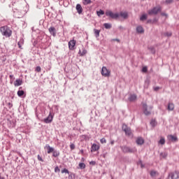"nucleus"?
<instances>
[{"label": "nucleus", "instance_id": "5701e85b", "mask_svg": "<svg viewBox=\"0 0 179 179\" xmlns=\"http://www.w3.org/2000/svg\"><path fill=\"white\" fill-rule=\"evenodd\" d=\"M94 31L96 37H100V30L94 29Z\"/></svg>", "mask_w": 179, "mask_h": 179}, {"label": "nucleus", "instance_id": "b1692460", "mask_svg": "<svg viewBox=\"0 0 179 179\" xmlns=\"http://www.w3.org/2000/svg\"><path fill=\"white\" fill-rule=\"evenodd\" d=\"M17 94L19 97H22V96H23L24 94V91L18 90Z\"/></svg>", "mask_w": 179, "mask_h": 179}, {"label": "nucleus", "instance_id": "cd10ccee", "mask_svg": "<svg viewBox=\"0 0 179 179\" xmlns=\"http://www.w3.org/2000/svg\"><path fill=\"white\" fill-rule=\"evenodd\" d=\"M103 26H104L105 29H111V27H112L111 24H108V23L103 24Z\"/></svg>", "mask_w": 179, "mask_h": 179}, {"label": "nucleus", "instance_id": "6e6552de", "mask_svg": "<svg viewBox=\"0 0 179 179\" xmlns=\"http://www.w3.org/2000/svg\"><path fill=\"white\" fill-rule=\"evenodd\" d=\"M101 75L103 76H110V71H108V69H107V67H102L101 69Z\"/></svg>", "mask_w": 179, "mask_h": 179}, {"label": "nucleus", "instance_id": "864d4df0", "mask_svg": "<svg viewBox=\"0 0 179 179\" xmlns=\"http://www.w3.org/2000/svg\"><path fill=\"white\" fill-rule=\"evenodd\" d=\"M147 23L152 24V20H148Z\"/></svg>", "mask_w": 179, "mask_h": 179}, {"label": "nucleus", "instance_id": "393cba45", "mask_svg": "<svg viewBox=\"0 0 179 179\" xmlns=\"http://www.w3.org/2000/svg\"><path fill=\"white\" fill-rule=\"evenodd\" d=\"M148 50L150 51L151 54H156V49H155V47L148 48Z\"/></svg>", "mask_w": 179, "mask_h": 179}, {"label": "nucleus", "instance_id": "ddd939ff", "mask_svg": "<svg viewBox=\"0 0 179 179\" xmlns=\"http://www.w3.org/2000/svg\"><path fill=\"white\" fill-rule=\"evenodd\" d=\"M168 138L171 139V142H178V138L177 136L169 135Z\"/></svg>", "mask_w": 179, "mask_h": 179}, {"label": "nucleus", "instance_id": "2eb2a0df", "mask_svg": "<svg viewBox=\"0 0 179 179\" xmlns=\"http://www.w3.org/2000/svg\"><path fill=\"white\" fill-rule=\"evenodd\" d=\"M21 85H23V80L20 79H17L14 83V86H15V87L17 86H21Z\"/></svg>", "mask_w": 179, "mask_h": 179}, {"label": "nucleus", "instance_id": "dca6fc26", "mask_svg": "<svg viewBox=\"0 0 179 179\" xmlns=\"http://www.w3.org/2000/svg\"><path fill=\"white\" fill-rule=\"evenodd\" d=\"M167 110H168V111H173L174 110V103L169 102L168 103Z\"/></svg>", "mask_w": 179, "mask_h": 179}, {"label": "nucleus", "instance_id": "f03ea898", "mask_svg": "<svg viewBox=\"0 0 179 179\" xmlns=\"http://www.w3.org/2000/svg\"><path fill=\"white\" fill-rule=\"evenodd\" d=\"M120 148L123 153H135L136 152V149L129 148L127 145L120 146Z\"/></svg>", "mask_w": 179, "mask_h": 179}, {"label": "nucleus", "instance_id": "f3484780", "mask_svg": "<svg viewBox=\"0 0 179 179\" xmlns=\"http://www.w3.org/2000/svg\"><path fill=\"white\" fill-rule=\"evenodd\" d=\"M76 8V10L78 11V13H79V15H80V13L83 12V8H82V6H80V4H77Z\"/></svg>", "mask_w": 179, "mask_h": 179}, {"label": "nucleus", "instance_id": "c9c22d12", "mask_svg": "<svg viewBox=\"0 0 179 179\" xmlns=\"http://www.w3.org/2000/svg\"><path fill=\"white\" fill-rule=\"evenodd\" d=\"M79 167L81 169H86V164H85V163H80L79 164Z\"/></svg>", "mask_w": 179, "mask_h": 179}, {"label": "nucleus", "instance_id": "7ed1b4c3", "mask_svg": "<svg viewBox=\"0 0 179 179\" xmlns=\"http://www.w3.org/2000/svg\"><path fill=\"white\" fill-rule=\"evenodd\" d=\"M152 108H153L152 106H150L148 108V104L146 103L143 104V110L145 115H150V114H152Z\"/></svg>", "mask_w": 179, "mask_h": 179}, {"label": "nucleus", "instance_id": "f257e3e1", "mask_svg": "<svg viewBox=\"0 0 179 179\" xmlns=\"http://www.w3.org/2000/svg\"><path fill=\"white\" fill-rule=\"evenodd\" d=\"M0 32L4 37H10L12 36V29L8 26H3L0 27Z\"/></svg>", "mask_w": 179, "mask_h": 179}, {"label": "nucleus", "instance_id": "6ab92c4d", "mask_svg": "<svg viewBox=\"0 0 179 179\" xmlns=\"http://www.w3.org/2000/svg\"><path fill=\"white\" fill-rule=\"evenodd\" d=\"M120 17H123V19H128V13L127 12H121Z\"/></svg>", "mask_w": 179, "mask_h": 179}, {"label": "nucleus", "instance_id": "7c9ffc66", "mask_svg": "<svg viewBox=\"0 0 179 179\" xmlns=\"http://www.w3.org/2000/svg\"><path fill=\"white\" fill-rule=\"evenodd\" d=\"M164 36H165V37H171L173 36V33L172 32H165L164 34Z\"/></svg>", "mask_w": 179, "mask_h": 179}, {"label": "nucleus", "instance_id": "2f4dec72", "mask_svg": "<svg viewBox=\"0 0 179 179\" xmlns=\"http://www.w3.org/2000/svg\"><path fill=\"white\" fill-rule=\"evenodd\" d=\"M23 44V39H21L18 43H17V45L19 47V48H20L21 50L22 49V45Z\"/></svg>", "mask_w": 179, "mask_h": 179}, {"label": "nucleus", "instance_id": "4c0bfd02", "mask_svg": "<svg viewBox=\"0 0 179 179\" xmlns=\"http://www.w3.org/2000/svg\"><path fill=\"white\" fill-rule=\"evenodd\" d=\"M173 2H174V0H166L165 1V3L166 5H170V4L173 3Z\"/></svg>", "mask_w": 179, "mask_h": 179}, {"label": "nucleus", "instance_id": "c756f323", "mask_svg": "<svg viewBox=\"0 0 179 179\" xmlns=\"http://www.w3.org/2000/svg\"><path fill=\"white\" fill-rule=\"evenodd\" d=\"M106 16H109L110 17H113V12L110 10H106Z\"/></svg>", "mask_w": 179, "mask_h": 179}, {"label": "nucleus", "instance_id": "a878e982", "mask_svg": "<svg viewBox=\"0 0 179 179\" xmlns=\"http://www.w3.org/2000/svg\"><path fill=\"white\" fill-rule=\"evenodd\" d=\"M83 5H89L92 3V0H83Z\"/></svg>", "mask_w": 179, "mask_h": 179}, {"label": "nucleus", "instance_id": "ea45409f", "mask_svg": "<svg viewBox=\"0 0 179 179\" xmlns=\"http://www.w3.org/2000/svg\"><path fill=\"white\" fill-rule=\"evenodd\" d=\"M64 173H66V174H69V171L66 169H64L62 170V173L64 174Z\"/></svg>", "mask_w": 179, "mask_h": 179}, {"label": "nucleus", "instance_id": "bf43d9fd", "mask_svg": "<svg viewBox=\"0 0 179 179\" xmlns=\"http://www.w3.org/2000/svg\"><path fill=\"white\" fill-rule=\"evenodd\" d=\"M9 78H10V79H12L13 78V76L10 75Z\"/></svg>", "mask_w": 179, "mask_h": 179}, {"label": "nucleus", "instance_id": "58836bf2", "mask_svg": "<svg viewBox=\"0 0 179 179\" xmlns=\"http://www.w3.org/2000/svg\"><path fill=\"white\" fill-rule=\"evenodd\" d=\"M159 142L160 145H164L166 143V140L164 138H161Z\"/></svg>", "mask_w": 179, "mask_h": 179}, {"label": "nucleus", "instance_id": "9b49d317", "mask_svg": "<svg viewBox=\"0 0 179 179\" xmlns=\"http://www.w3.org/2000/svg\"><path fill=\"white\" fill-rule=\"evenodd\" d=\"M100 149V145L96 143H94L91 147V152H97Z\"/></svg>", "mask_w": 179, "mask_h": 179}, {"label": "nucleus", "instance_id": "13d9d810", "mask_svg": "<svg viewBox=\"0 0 179 179\" xmlns=\"http://www.w3.org/2000/svg\"><path fill=\"white\" fill-rule=\"evenodd\" d=\"M80 153L81 155H83V154L85 153V152L83 151V150H80Z\"/></svg>", "mask_w": 179, "mask_h": 179}, {"label": "nucleus", "instance_id": "f704fd0d", "mask_svg": "<svg viewBox=\"0 0 179 179\" xmlns=\"http://www.w3.org/2000/svg\"><path fill=\"white\" fill-rule=\"evenodd\" d=\"M97 16H101V15H104V11L102 10H99L96 11Z\"/></svg>", "mask_w": 179, "mask_h": 179}, {"label": "nucleus", "instance_id": "4be33fe9", "mask_svg": "<svg viewBox=\"0 0 179 179\" xmlns=\"http://www.w3.org/2000/svg\"><path fill=\"white\" fill-rule=\"evenodd\" d=\"M46 148L48 149V153L50 155V153H52L54 152V148H52L51 146L47 145Z\"/></svg>", "mask_w": 179, "mask_h": 179}, {"label": "nucleus", "instance_id": "e2e57ef3", "mask_svg": "<svg viewBox=\"0 0 179 179\" xmlns=\"http://www.w3.org/2000/svg\"><path fill=\"white\" fill-rule=\"evenodd\" d=\"M110 143L113 144V141H111Z\"/></svg>", "mask_w": 179, "mask_h": 179}, {"label": "nucleus", "instance_id": "8fccbe9b", "mask_svg": "<svg viewBox=\"0 0 179 179\" xmlns=\"http://www.w3.org/2000/svg\"><path fill=\"white\" fill-rule=\"evenodd\" d=\"M159 89H160V87H154L155 92H157V90H159Z\"/></svg>", "mask_w": 179, "mask_h": 179}, {"label": "nucleus", "instance_id": "20e7f679", "mask_svg": "<svg viewBox=\"0 0 179 179\" xmlns=\"http://www.w3.org/2000/svg\"><path fill=\"white\" fill-rule=\"evenodd\" d=\"M159 12H162V6H158L148 11V15H157V13H159Z\"/></svg>", "mask_w": 179, "mask_h": 179}, {"label": "nucleus", "instance_id": "1a4fd4ad", "mask_svg": "<svg viewBox=\"0 0 179 179\" xmlns=\"http://www.w3.org/2000/svg\"><path fill=\"white\" fill-rule=\"evenodd\" d=\"M76 45V41L71 40L69 42V50H75V46Z\"/></svg>", "mask_w": 179, "mask_h": 179}, {"label": "nucleus", "instance_id": "39448f33", "mask_svg": "<svg viewBox=\"0 0 179 179\" xmlns=\"http://www.w3.org/2000/svg\"><path fill=\"white\" fill-rule=\"evenodd\" d=\"M179 178V171H175L169 173L166 179H178Z\"/></svg>", "mask_w": 179, "mask_h": 179}, {"label": "nucleus", "instance_id": "bb28decb", "mask_svg": "<svg viewBox=\"0 0 179 179\" xmlns=\"http://www.w3.org/2000/svg\"><path fill=\"white\" fill-rule=\"evenodd\" d=\"M52 156L53 157H58L59 156V152L53 150Z\"/></svg>", "mask_w": 179, "mask_h": 179}, {"label": "nucleus", "instance_id": "603ef678", "mask_svg": "<svg viewBox=\"0 0 179 179\" xmlns=\"http://www.w3.org/2000/svg\"><path fill=\"white\" fill-rule=\"evenodd\" d=\"M90 164H92V166H94L96 164V162L92 161L90 162Z\"/></svg>", "mask_w": 179, "mask_h": 179}, {"label": "nucleus", "instance_id": "412c9836", "mask_svg": "<svg viewBox=\"0 0 179 179\" xmlns=\"http://www.w3.org/2000/svg\"><path fill=\"white\" fill-rule=\"evenodd\" d=\"M120 17H121L120 14H119V13H113V19H116V20H120Z\"/></svg>", "mask_w": 179, "mask_h": 179}, {"label": "nucleus", "instance_id": "052dcab7", "mask_svg": "<svg viewBox=\"0 0 179 179\" xmlns=\"http://www.w3.org/2000/svg\"><path fill=\"white\" fill-rule=\"evenodd\" d=\"M0 179H5V178H0Z\"/></svg>", "mask_w": 179, "mask_h": 179}, {"label": "nucleus", "instance_id": "a211bd4d", "mask_svg": "<svg viewBox=\"0 0 179 179\" xmlns=\"http://www.w3.org/2000/svg\"><path fill=\"white\" fill-rule=\"evenodd\" d=\"M78 54L80 57H83L84 55H86V54H87V50H86L85 48H83L82 50H79Z\"/></svg>", "mask_w": 179, "mask_h": 179}, {"label": "nucleus", "instance_id": "423d86ee", "mask_svg": "<svg viewBox=\"0 0 179 179\" xmlns=\"http://www.w3.org/2000/svg\"><path fill=\"white\" fill-rule=\"evenodd\" d=\"M52 120H54V115H52V113L50 112L48 116L43 120V122H45V124H51Z\"/></svg>", "mask_w": 179, "mask_h": 179}, {"label": "nucleus", "instance_id": "680f3d73", "mask_svg": "<svg viewBox=\"0 0 179 179\" xmlns=\"http://www.w3.org/2000/svg\"><path fill=\"white\" fill-rule=\"evenodd\" d=\"M120 29H122V27H120Z\"/></svg>", "mask_w": 179, "mask_h": 179}, {"label": "nucleus", "instance_id": "37998d69", "mask_svg": "<svg viewBox=\"0 0 179 179\" xmlns=\"http://www.w3.org/2000/svg\"><path fill=\"white\" fill-rule=\"evenodd\" d=\"M142 72H143L144 73H146V72H148V66L143 67Z\"/></svg>", "mask_w": 179, "mask_h": 179}, {"label": "nucleus", "instance_id": "473e14b6", "mask_svg": "<svg viewBox=\"0 0 179 179\" xmlns=\"http://www.w3.org/2000/svg\"><path fill=\"white\" fill-rule=\"evenodd\" d=\"M149 85H150V81H149L148 80H146L145 81L144 87H146L148 89V87H149Z\"/></svg>", "mask_w": 179, "mask_h": 179}, {"label": "nucleus", "instance_id": "de8ad7c7", "mask_svg": "<svg viewBox=\"0 0 179 179\" xmlns=\"http://www.w3.org/2000/svg\"><path fill=\"white\" fill-rule=\"evenodd\" d=\"M55 173H59V171H60L59 168L58 166H56L55 168Z\"/></svg>", "mask_w": 179, "mask_h": 179}, {"label": "nucleus", "instance_id": "72a5a7b5", "mask_svg": "<svg viewBox=\"0 0 179 179\" xmlns=\"http://www.w3.org/2000/svg\"><path fill=\"white\" fill-rule=\"evenodd\" d=\"M157 174V171H151L150 173V176L152 177H155Z\"/></svg>", "mask_w": 179, "mask_h": 179}, {"label": "nucleus", "instance_id": "4468645a", "mask_svg": "<svg viewBox=\"0 0 179 179\" xmlns=\"http://www.w3.org/2000/svg\"><path fill=\"white\" fill-rule=\"evenodd\" d=\"M49 31H50V34H52V36L54 37H55V36H57V30L55 29V27H50Z\"/></svg>", "mask_w": 179, "mask_h": 179}, {"label": "nucleus", "instance_id": "e433bc0d", "mask_svg": "<svg viewBox=\"0 0 179 179\" xmlns=\"http://www.w3.org/2000/svg\"><path fill=\"white\" fill-rule=\"evenodd\" d=\"M169 154H167V152H161L160 153V156H162L163 157V159H166V157H167Z\"/></svg>", "mask_w": 179, "mask_h": 179}, {"label": "nucleus", "instance_id": "a19ab883", "mask_svg": "<svg viewBox=\"0 0 179 179\" xmlns=\"http://www.w3.org/2000/svg\"><path fill=\"white\" fill-rule=\"evenodd\" d=\"M69 179H75V173H71L69 175Z\"/></svg>", "mask_w": 179, "mask_h": 179}, {"label": "nucleus", "instance_id": "9d476101", "mask_svg": "<svg viewBox=\"0 0 179 179\" xmlns=\"http://www.w3.org/2000/svg\"><path fill=\"white\" fill-rule=\"evenodd\" d=\"M136 33H138V34H143V33H145V29H143V26H138L136 27Z\"/></svg>", "mask_w": 179, "mask_h": 179}, {"label": "nucleus", "instance_id": "c85d7f7f", "mask_svg": "<svg viewBox=\"0 0 179 179\" xmlns=\"http://www.w3.org/2000/svg\"><path fill=\"white\" fill-rule=\"evenodd\" d=\"M146 19H148V15L146 14L142 15L140 17V20L141 21L146 20Z\"/></svg>", "mask_w": 179, "mask_h": 179}, {"label": "nucleus", "instance_id": "4d7b16f0", "mask_svg": "<svg viewBox=\"0 0 179 179\" xmlns=\"http://www.w3.org/2000/svg\"><path fill=\"white\" fill-rule=\"evenodd\" d=\"M113 41H117V43H120V39H117V38L113 39Z\"/></svg>", "mask_w": 179, "mask_h": 179}, {"label": "nucleus", "instance_id": "0eeeda50", "mask_svg": "<svg viewBox=\"0 0 179 179\" xmlns=\"http://www.w3.org/2000/svg\"><path fill=\"white\" fill-rule=\"evenodd\" d=\"M122 129L124 131V132H125L127 135H128V136H131L132 131H131V128L129 127L127 124H122Z\"/></svg>", "mask_w": 179, "mask_h": 179}, {"label": "nucleus", "instance_id": "f8f14e48", "mask_svg": "<svg viewBox=\"0 0 179 179\" xmlns=\"http://www.w3.org/2000/svg\"><path fill=\"white\" fill-rule=\"evenodd\" d=\"M136 143H137V145H142L145 143V140L142 137H138L136 141Z\"/></svg>", "mask_w": 179, "mask_h": 179}, {"label": "nucleus", "instance_id": "3c124183", "mask_svg": "<svg viewBox=\"0 0 179 179\" xmlns=\"http://www.w3.org/2000/svg\"><path fill=\"white\" fill-rule=\"evenodd\" d=\"M38 160H39V162H43V158H41L40 155H38Z\"/></svg>", "mask_w": 179, "mask_h": 179}, {"label": "nucleus", "instance_id": "49530a36", "mask_svg": "<svg viewBox=\"0 0 179 179\" xmlns=\"http://www.w3.org/2000/svg\"><path fill=\"white\" fill-rule=\"evenodd\" d=\"M101 143H106V138H103L100 140Z\"/></svg>", "mask_w": 179, "mask_h": 179}, {"label": "nucleus", "instance_id": "a18cd8bd", "mask_svg": "<svg viewBox=\"0 0 179 179\" xmlns=\"http://www.w3.org/2000/svg\"><path fill=\"white\" fill-rule=\"evenodd\" d=\"M70 149H71V150H75V144L71 143V144L70 145Z\"/></svg>", "mask_w": 179, "mask_h": 179}, {"label": "nucleus", "instance_id": "5fc2aeb1", "mask_svg": "<svg viewBox=\"0 0 179 179\" xmlns=\"http://www.w3.org/2000/svg\"><path fill=\"white\" fill-rule=\"evenodd\" d=\"M140 163H141V169H143V167H145V165L142 164V161H140Z\"/></svg>", "mask_w": 179, "mask_h": 179}, {"label": "nucleus", "instance_id": "79ce46f5", "mask_svg": "<svg viewBox=\"0 0 179 179\" xmlns=\"http://www.w3.org/2000/svg\"><path fill=\"white\" fill-rule=\"evenodd\" d=\"M150 125H152V127H155L156 125V120H152L150 122Z\"/></svg>", "mask_w": 179, "mask_h": 179}, {"label": "nucleus", "instance_id": "0e129e2a", "mask_svg": "<svg viewBox=\"0 0 179 179\" xmlns=\"http://www.w3.org/2000/svg\"><path fill=\"white\" fill-rule=\"evenodd\" d=\"M176 1H179V0H176Z\"/></svg>", "mask_w": 179, "mask_h": 179}, {"label": "nucleus", "instance_id": "c03bdc74", "mask_svg": "<svg viewBox=\"0 0 179 179\" xmlns=\"http://www.w3.org/2000/svg\"><path fill=\"white\" fill-rule=\"evenodd\" d=\"M35 71L36 72H41V67L40 66H36Z\"/></svg>", "mask_w": 179, "mask_h": 179}, {"label": "nucleus", "instance_id": "09e8293b", "mask_svg": "<svg viewBox=\"0 0 179 179\" xmlns=\"http://www.w3.org/2000/svg\"><path fill=\"white\" fill-rule=\"evenodd\" d=\"M159 20H157V18H155L154 20H152V24H154V23H157Z\"/></svg>", "mask_w": 179, "mask_h": 179}, {"label": "nucleus", "instance_id": "6e6d98bb", "mask_svg": "<svg viewBox=\"0 0 179 179\" xmlns=\"http://www.w3.org/2000/svg\"><path fill=\"white\" fill-rule=\"evenodd\" d=\"M161 15H162V16H167V14L165 13H161Z\"/></svg>", "mask_w": 179, "mask_h": 179}, {"label": "nucleus", "instance_id": "aec40b11", "mask_svg": "<svg viewBox=\"0 0 179 179\" xmlns=\"http://www.w3.org/2000/svg\"><path fill=\"white\" fill-rule=\"evenodd\" d=\"M136 97H137L136 94H131L129 97V101H135V100H136Z\"/></svg>", "mask_w": 179, "mask_h": 179}]
</instances>
